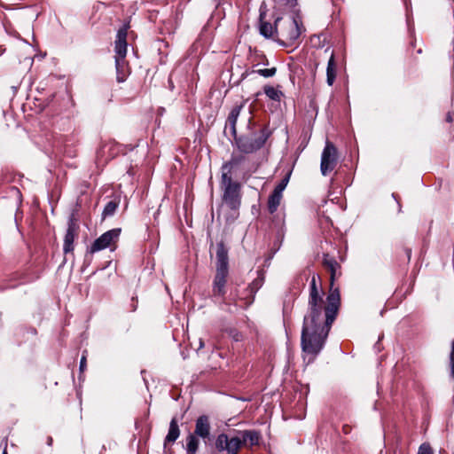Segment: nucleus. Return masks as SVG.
Segmentation results:
<instances>
[{
  "label": "nucleus",
  "instance_id": "f257e3e1",
  "mask_svg": "<svg viewBox=\"0 0 454 454\" xmlns=\"http://www.w3.org/2000/svg\"><path fill=\"white\" fill-rule=\"evenodd\" d=\"M317 286L316 277L310 282L308 312L304 317L301 331V348L308 354L317 355L323 348L331 325L334 321L340 304L338 288H331L326 298Z\"/></svg>",
  "mask_w": 454,
  "mask_h": 454
},
{
  "label": "nucleus",
  "instance_id": "f03ea898",
  "mask_svg": "<svg viewBox=\"0 0 454 454\" xmlns=\"http://www.w3.org/2000/svg\"><path fill=\"white\" fill-rule=\"evenodd\" d=\"M216 273L213 283L215 295L223 296L225 294V284L228 277V251L223 243L217 245Z\"/></svg>",
  "mask_w": 454,
  "mask_h": 454
},
{
  "label": "nucleus",
  "instance_id": "7ed1b4c3",
  "mask_svg": "<svg viewBox=\"0 0 454 454\" xmlns=\"http://www.w3.org/2000/svg\"><path fill=\"white\" fill-rule=\"evenodd\" d=\"M127 28L125 27L120 28L116 35L114 42L115 66L117 71V79L122 82L125 78V57L127 54Z\"/></svg>",
  "mask_w": 454,
  "mask_h": 454
},
{
  "label": "nucleus",
  "instance_id": "20e7f679",
  "mask_svg": "<svg viewBox=\"0 0 454 454\" xmlns=\"http://www.w3.org/2000/svg\"><path fill=\"white\" fill-rule=\"evenodd\" d=\"M121 232V228H114L106 231L95 239L90 246V252L94 254L106 248H110L111 251L115 250Z\"/></svg>",
  "mask_w": 454,
  "mask_h": 454
},
{
  "label": "nucleus",
  "instance_id": "39448f33",
  "mask_svg": "<svg viewBox=\"0 0 454 454\" xmlns=\"http://www.w3.org/2000/svg\"><path fill=\"white\" fill-rule=\"evenodd\" d=\"M276 33L287 42H294L301 35V27L294 19H289L281 22L280 19L276 20Z\"/></svg>",
  "mask_w": 454,
  "mask_h": 454
},
{
  "label": "nucleus",
  "instance_id": "423d86ee",
  "mask_svg": "<svg viewBox=\"0 0 454 454\" xmlns=\"http://www.w3.org/2000/svg\"><path fill=\"white\" fill-rule=\"evenodd\" d=\"M337 164V149L330 142H326L322 153L320 169L324 176L333 171Z\"/></svg>",
  "mask_w": 454,
  "mask_h": 454
},
{
  "label": "nucleus",
  "instance_id": "0eeeda50",
  "mask_svg": "<svg viewBox=\"0 0 454 454\" xmlns=\"http://www.w3.org/2000/svg\"><path fill=\"white\" fill-rule=\"evenodd\" d=\"M78 237V226L71 218L68 222V226L64 237L63 251L64 254L73 253L74 246V239Z\"/></svg>",
  "mask_w": 454,
  "mask_h": 454
},
{
  "label": "nucleus",
  "instance_id": "6e6552de",
  "mask_svg": "<svg viewBox=\"0 0 454 454\" xmlns=\"http://www.w3.org/2000/svg\"><path fill=\"white\" fill-rule=\"evenodd\" d=\"M223 201L231 207L237 208L239 205V184L224 187Z\"/></svg>",
  "mask_w": 454,
  "mask_h": 454
},
{
  "label": "nucleus",
  "instance_id": "1a4fd4ad",
  "mask_svg": "<svg viewBox=\"0 0 454 454\" xmlns=\"http://www.w3.org/2000/svg\"><path fill=\"white\" fill-rule=\"evenodd\" d=\"M194 434L206 439L210 434V422L207 416L203 415L197 419Z\"/></svg>",
  "mask_w": 454,
  "mask_h": 454
},
{
  "label": "nucleus",
  "instance_id": "9d476101",
  "mask_svg": "<svg viewBox=\"0 0 454 454\" xmlns=\"http://www.w3.org/2000/svg\"><path fill=\"white\" fill-rule=\"evenodd\" d=\"M239 163L237 159L232 158L230 161L224 163L222 167V185L223 187L237 184L232 182L231 170L235 165Z\"/></svg>",
  "mask_w": 454,
  "mask_h": 454
},
{
  "label": "nucleus",
  "instance_id": "9b49d317",
  "mask_svg": "<svg viewBox=\"0 0 454 454\" xmlns=\"http://www.w3.org/2000/svg\"><path fill=\"white\" fill-rule=\"evenodd\" d=\"M121 151V145L118 143L109 140L105 143L100 151L99 154L105 155L106 153H108L109 158H114L118 155Z\"/></svg>",
  "mask_w": 454,
  "mask_h": 454
},
{
  "label": "nucleus",
  "instance_id": "f8f14e48",
  "mask_svg": "<svg viewBox=\"0 0 454 454\" xmlns=\"http://www.w3.org/2000/svg\"><path fill=\"white\" fill-rule=\"evenodd\" d=\"M240 434L244 446L252 447L259 443L260 434L255 431L247 430L240 432Z\"/></svg>",
  "mask_w": 454,
  "mask_h": 454
},
{
  "label": "nucleus",
  "instance_id": "ddd939ff",
  "mask_svg": "<svg viewBox=\"0 0 454 454\" xmlns=\"http://www.w3.org/2000/svg\"><path fill=\"white\" fill-rule=\"evenodd\" d=\"M242 106H236L232 108L231 111L227 121H226V127H229L231 129V132L232 135L236 134V122L238 120V117L240 114Z\"/></svg>",
  "mask_w": 454,
  "mask_h": 454
},
{
  "label": "nucleus",
  "instance_id": "4468645a",
  "mask_svg": "<svg viewBox=\"0 0 454 454\" xmlns=\"http://www.w3.org/2000/svg\"><path fill=\"white\" fill-rule=\"evenodd\" d=\"M180 434V430L176 419H172L169 425L168 433L166 436V442H174Z\"/></svg>",
  "mask_w": 454,
  "mask_h": 454
},
{
  "label": "nucleus",
  "instance_id": "2eb2a0df",
  "mask_svg": "<svg viewBox=\"0 0 454 454\" xmlns=\"http://www.w3.org/2000/svg\"><path fill=\"white\" fill-rule=\"evenodd\" d=\"M326 75H327V83L328 85H333V82L336 77V67L334 63V56L333 54L331 55L328 64H327V69H326Z\"/></svg>",
  "mask_w": 454,
  "mask_h": 454
},
{
  "label": "nucleus",
  "instance_id": "dca6fc26",
  "mask_svg": "<svg viewBox=\"0 0 454 454\" xmlns=\"http://www.w3.org/2000/svg\"><path fill=\"white\" fill-rule=\"evenodd\" d=\"M243 445L241 434L229 438L227 451L230 454H238L239 450Z\"/></svg>",
  "mask_w": 454,
  "mask_h": 454
},
{
  "label": "nucleus",
  "instance_id": "f3484780",
  "mask_svg": "<svg viewBox=\"0 0 454 454\" xmlns=\"http://www.w3.org/2000/svg\"><path fill=\"white\" fill-rule=\"evenodd\" d=\"M283 194L278 192H272L268 200V207L269 211L272 214L277 211L278 206L280 205Z\"/></svg>",
  "mask_w": 454,
  "mask_h": 454
},
{
  "label": "nucleus",
  "instance_id": "a211bd4d",
  "mask_svg": "<svg viewBox=\"0 0 454 454\" xmlns=\"http://www.w3.org/2000/svg\"><path fill=\"white\" fill-rule=\"evenodd\" d=\"M199 447V440L197 435L191 434L186 438V451L187 454H196Z\"/></svg>",
  "mask_w": 454,
  "mask_h": 454
},
{
  "label": "nucleus",
  "instance_id": "6ab92c4d",
  "mask_svg": "<svg viewBox=\"0 0 454 454\" xmlns=\"http://www.w3.org/2000/svg\"><path fill=\"white\" fill-rule=\"evenodd\" d=\"M263 90L266 96L271 100L279 102L281 100V98L283 97V92L272 86H264Z\"/></svg>",
  "mask_w": 454,
  "mask_h": 454
},
{
  "label": "nucleus",
  "instance_id": "aec40b11",
  "mask_svg": "<svg viewBox=\"0 0 454 454\" xmlns=\"http://www.w3.org/2000/svg\"><path fill=\"white\" fill-rule=\"evenodd\" d=\"M263 142H252V141H245L240 144L239 147L245 153H252L254 150L259 149L262 145Z\"/></svg>",
  "mask_w": 454,
  "mask_h": 454
},
{
  "label": "nucleus",
  "instance_id": "412c9836",
  "mask_svg": "<svg viewBox=\"0 0 454 454\" xmlns=\"http://www.w3.org/2000/svg\"><path fill=\"white\" fill-rule=\"evenodd\" d=\"M324 264L325 265V267H327L330 271H331V281L332 283L333 282V279H334V276H335V272H336V270H337V267H338V263L336 262V261H334L333 259H331V258H328V257H325L324 259Z\"/></svg>",
  "mask_w": 454,
  "mask_h": 454
},
{
  "label": "nucleus",
  "instance_id": "4be33fe9",
  "mask_svg": "<svg viewBox=\"0 0 454 454\" xmlns=\"http://www.w3.org/2000/svg\"><path fill=\"white\" fill-rule=\"evenodd\" d=\"M229 437L225 434H221L217 436L215 445L220 450H227L228 449Z\"/></svg>",
  "mask_w": 454,
  "mask_h": 454
},
{
  "label": "nucleus",
  "instance_id": "5701e85b",
  "mask_svg": "<svg viewBox=\"0 0 454 454\" xmlns=\"http://www.w3.org/2000/svg\"><path fill=\"white\" fill-rule=\"evenodd\" d=\"M274 31H276V27H274L271 24L263 22L260 26V32L265 37H270Z\"/></svg>",
  "mask_w": 454,
  "mask_h": 454
},
{
  "label": "nucleus",
  "instance_id": "b1692460",
  "mask_svg": "<svg viewBox=\"0 0 454 454\" xmlns=\"http://www.w3.org/2000/svg\"><path fill=\"white\" fill-rule=\"evenodd\" d=\"M116 208H117V203H115L114 201H109L105 206V208L103 210V216L106 217V216L113 215L114 214Z\"/></svg>",
  "mask_w": 454,
  "mask_h": 454
},
{
  "label": "nucleus",
  "instance_id": "393cba45",
  "mask_svg": "<svg viewBox=\"0 0 454 454\" xmlns=\"http://www.w3.org/2000/svg\"><path fill=\"white\" fill-rule=\"evenodd\" d=\"M276 71H277L276 67H271V68H265V69H258L256 71V73L263 77H271V76L275 75Z\"/></svg>",
  "mask_w": 454,
  "mask_h": 454
},
{
  "label": "nucleus",
  "instance_id": "a878e982",
  "mask_svg": "<svg viewBox=\"0 0 454 454\" xmlns=\"http://www.w3.org/2000/svg\"><path fill=\"white\" fill-rule=\"evenodd\" d=\"M287 183H288V178L282 179L281 182L275 187L273 192L283 194V192L286 189Z\"/></svg>",
  "mask_w": 454,
  "mask_h": 454
},
{
  "label": "nucleus",
  "instance_id": "bb28decb",
  "mask_svg": "<svg viewBox=\"0 0 454 454\" xmlns=\"http://www.w3.org/2000/svg\"><path fill=\"white\" fill-rule=\"evenodd\" d=\"M418 454H434L431 446L428 443H423L419 448Z\"/></svg>",
  "mask_w": 454,
  "mask_h": 454
},
{
  "label": "nucleus",
  "instance_id": "cd10ccee",
  "mask_svg": "<svg viewBox=\"0 0 454 454\" xmlns=\"http://www.w3.org/2000/svg\"><path fill=\"white\" fill-rule=\"evenodd\" d=\"M450 360L451 364V376L452 378H454V340H452L451 343V352L450 355Z\"/></svg>",
  "mask_w": 454,
  "mask_h": 454
},
{
  "label": "nucleus",
  "instance_id": "c85d7f7f",
  "mask_svg": "<svg viewBox=\"0 0 454 454\" xmlns=\"http://www.w3.org/2000/svg\"><path fill=\"white\" fill-rule=\"evenodd\" d=\"M86 368V356L83 355L80 361V370L82 372Z\"/></svg>",
  "mask_w": 454,
  "mask_h": 454
},
{
  "label": "nucleus",
  "instance_id": "c756f323",
  "mask_svg": "<svg viewBox=\"0 0 454 454\" xmlns=\"http://www.w3.org/2000/svg\"><path fill=\"white\" fill-rule=\"evenodd\" d=\"M138 301L137 298H136V304H131V310H136L137 308Z\"/></svg>",
  "mask_w": 454,
  "mask_h": 454
},
{
  "label": "nucleus",
  "instance_id": "7c9ffc66",
  "mask_svg": "<svg viewBox=\"0 0 454 454\" xmlns=\"http://www.w3.org/2000/svg\"><path fill=\"white\" fill-rule=\"evenodd\" d=\"M447 120H448V121H452V117H451V115L450 114L447 116Z\"/></svg>",
  "mask_w": 454,
  "mask_h": 454
},
{
  "label": "nucleus",
  "instance_id": "2f4dec72",
  "mask_svg": "<svg viewBox=\"0 0 454 454\" xmlns=\"http://www.w3.org/2000/svg\"><path fill=\"white\" fill-rule=\"evenodd\" d=\"M3 454H7L6 450H4Z\"/></svg>",
  "mask_w": 454,
  "mask_h": 454
}]
</instances>
